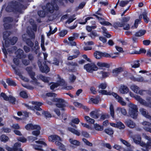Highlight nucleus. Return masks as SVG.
<instances>
[{
    "label": "nucleus",
    "instance_id": "6e6552de",
    "mask_svg": "<svg viewBox=\"0 0 151 151\" xmlns=\"http://www.w3.org/2000/svg\"><path fill=\"white\" fill-rule=\"evenodd\" d=\"M52 101L53 102H56V105L57 107L62 108L61 110H64L63 107L64 106L65 101L63 99L60 98H53Z\"/></svg>",
    "mask_w": 151,
    "mask_h": 151
},
{
    "label": "nucleus",
    "instance_id": "4be33fe9",
    "mask_svg": "<svg viewBox=\"0 0 151 151\" xmlns=\"http://www.w3.org/2000/svg\"><path fill=\"white\" fill-rule=\"evenodd\" d=\"M68 129L69 131L78 136H79L80 135V132L77 129L70 127H68Z\"/></svg>",
    "mask_w": 151,
    "mask_h": 151
},
{
    "label": "nucleus",
    "instance_id": "7c9ffc66",
    "mask_svg": "<svg viewBox=\"0 0 151 151\" xmlns=\"http://www.w3.org/2000/svg\"><path fill=\"white\" fill-rule=\"evenodd\" d=\"M97 65L98 66L100 67H109V65L108 64L103 62H98L97 63Z\"/></svg>",
    "mask_w": 151,
    "mask_h": 151
},
{
    "label": "nucleus",
    "instance_id": "a18cd8bd",
    "mask_svg": "<svg viewBox=\"0 0 151 151\" xmlns=\"http://www.w3.org/2000/svg\"><path fill=\"white\" fill-rule=\"evenodd\" d=\"M94 127L96 130L98 131H102L104 129L103 127L101 126L98 124H95Z\"/></svg>",
    "mask_w": 151,
    "mask_h": 151
},
{
    "label": "nucleus",
    "instance_id": "2f4dec72",
    "mask_svg": "<svg viewBox=\"0 0 151 151\" xmlns=\"http://www.w3.org/2000/svg\"><path fill=\"white\" fill-rule=\"evenodd\" d=\"M119 113L121 112L124 115H126L127 114V111L125 109L123 108L118 107L116 109Z\"/></svg>",
    "mask_w": 151,
    "mask_h": 151
},
{
    "label": "nucleus",
    "instance_id": "a878e982",
    "mask_svg": "<svg viewBox=\"0 0 151 151\" xmlns=\"http://www.w3.org/2000/svg\"><path fill=\"white\" fill-rule=\"evenodd\" d=\"M129 107V111H137L138 108L137 106L132 103H130L128 104Z\"/></svg>",
    "mask_w": 151,
    "mask_h": 151
},
{
    "label": "nucleus",
    "instance_id": "1a4fd4ad",
    "mask_svg": "<svg viewBox=\"0 0 151 151\" xmlns=\"http://www.w3.org/2000/svg\"><path fill=\"white\" fill-rule=\"evenodd\" d=\"M32 104L35 105L34 107L33 106L31 107L30 106L26 104H24V105L28 109L33 110L34 109L37 110L38 111H41L42 110L41 109L40 107L42 104L41 103L37 102L32 101Z\"/></svg>",
    "mask_w": 151,
    "mask_h": 151
},
{
    "label": "nucleus",
    "instance_id": "58836bf2",
    "mask_svg": "<svg viewBox=\"0 0 151 151\" xmlns=\"http://www.w3.org/2000/svg\"><path fill=\"white\" fill-rule=\"evenodd\" d=\"M50 31L47 34V35L48 37H49L51 34H53L57 30V28L55 27L54 30L52 31V28L51 26H50Z\"/></svg>",
    "mask_w": 151,
    "mask_h": 151
},
{
    "label": "nucleus",
    "instance_id": "e2e57ef3",
    "mask_svg": "<svg viewBox=\"0 0 151 151\" xmlns=\"http://www.w3.org/2000/svg\"><path fill=\"white\" fill-rule=\"evenodd\" d=\"M33 124H27L25 127V128L27 130H30L33 129Z\"/></svg>",
    "mask_w": 151,
    "mask_h": 151
},
{
    "label": "nucleus",
    "instance_id": "20e7f679",
    "mask_svg": "<svg viewBox=\"0 0 151 151\" xmlns=\"http://www.w3.org/2000/svg\"><path fill=\"white\" fill-rule=\"evenodd\" d=\"M135 99L138 101L140 104L144 106L151 108V98H147L146 101L142 99L140 96L136 95L134 96Z\"/></svg>",
    "mask_w": 151,
    "mask_h": 151
},
{
    "label": "nucleus",
    "instance_id": "b1692460",
    "mask_svg": "<svg viewBox=\"0 0 151 151\" xmlns=\"http://www.w3.org/2000/svg\"><path fill=\"white\" fill-rule=\"evenodd\" d=\"M38 78L42 80L45 83H48L50 80L49 77H46L42 75H39L38 76Z\"/></svg>",
    "mask_w": 151,
    "mask_h": 151
},
{
    "label": "nucleus",
    "instance_id": "6e6d98bb",
    "mask_svg": "<svg viewBox=\"0 0 151 151\" xmlns=\"http://www.w3.org/2000/svg\"><path fill=\"white\" fill-rule=\"evenodd\" d=\"M113 148L118 151H121L122 149V147L119 145L115 144L113 146Z\"/></svg>",
    "mask_w": 151,
    "mask_h": 151
},
{
    "label": "nucleus",
    "instance_id": "7ed1b4c3",
    "mask_svg": "<svg viewBox=\"0 0 151 151\" xmlns=\"http://www.w3.org/2000/svg\"><path fill=\"white\" fill-rule=\"evenodd\" d=\"M99 93H101L102 94L111 95L117 100L122 105L124 106L126 104V103L123 101V99L115 93H111L110 92H107L105 90H100L99 91Z\"/></svg>",
    "mask_w": 151,
    "mask_h": 151
},
{
    "label": "nucleus",
    "instance_id": "412c9836",
    "mask_svg": "<svg viewBox=\"0 0 151 151\" xmlns=\"http://www.w3.org/2000/svg\"><path fill=\"white\" fill-rule=\"evenodd\" d=\"M137 111H129L128 114L131 117L136 119L137 116Z\"/></svg>",
    "mask_w": 151,
    "mask_h": 151
},
{
    "label": "nucleus",
    "instance_id": "69168bd1",
    "mask_svg": "<svg viewBox=\"0 0 151 151\" xmlns=\"http://www.w3.org/2000/svg\"><path fill=\"white\" fill-rule=\"evenodd\" d=\"M56 95V94L54 93H49L46 94V96L49 97H54Z\"/></svg>",
    "mask_w": 151,
    "mask_h": 151
},
{
    "label": "nucleus",
    "instance_id": "39448f33",
    "mask_svg": "<svg viewBox=\"0 0 151 151\" xmlns=\"http://www.w3.org/2000/svg\"><path fill=\"white\" fill-rule=\"evenodd\" d=\"M6 35H8V36H9V32H4L3 34L4 38V40H5V46L6 47H8L10 43L12 45H14L17 42V38L16 37H13L11 40H9L10 42H9V40H6L7 38V36H6Z\"/></svg>",
    "mask_w": 151,
    "mask_h": 151
},
{
    "label": "nucleus",
    "instance_id": "72a5a7b5",
    "mask_svg": "<svg viewBox=\"0 0 151 151\" xmlns=\"http://www.w3.org/2000/svg\"><path fill=\"white\" fill-rule=\"evenodd\" d=\"M69 141L71 144L77 146H79L80 144V142L79 141L73 139H70Z\"/></svg>",
    "mask_w": 151,
    "mask_h": 151
},
{
    "label": "nucleus",
    "instance_id": "8fccbe9b",
    "mask_svg": "<svg viewBox=\"0 0 151 151\" xmlns=\"http://www.w3.org/2000/svg\"><path fill=\"white\" fill-rule=\"evenodd\" d=\"M139 61H135L134 62V64L132 65V67L133 68H137L139 66L140 64Z\"/></svg>",
    "mask_w": 151,
    "mask_h": 151
},
{
    "label": "nucleus",
    "instance_id": "5fc2aeb1",
    "mask_svg": "<svg viewBox=\"0 0 151 151\" xmlns=\"http://www.w3.org/2000/svg\"><path fill=\"white\" fill-rule=\"evenodd\" d=\"M142 16L145 22L146 23H148V19L147 17V14L145 12H144L142 13Z\"/></svg>",
    "mask_w": 151,
    "mask_h": 151
},
{
    "label": "nucleus",
    "instance_id": "ddd939ff",
    "mask_svg": "<svg viewBox=\"0 0 151 151\" xmlns=\"http://www.w3.org/2000/svg\"><path fill=\"white\" fill-rule=\"evenodd\" d=\"M125 123L128 127L131 128H134L136 126L135 123L133 121L129 119L126 120Z\"/></svg>",
    "mask_w": 151,
    "mask_h": 151
},
{
    "label": "nucleus",
    "instance_id": "c85d7f7f",
    "mask_svg": "<svg viewBox=\"0 0 151 151\" xmlns=\"http://www.w3.org/2000/svg\"><path fill=\"white\" fill-rule=\"evenodd\" d=\"M98 74H102V77L103 78H105L108 77L110 75L109 73L105 72L104 71H101L97 73Z\"/></svg>",
    "mask_w": 151,
    "mask_h": 151
},
{
    "label": "nucleus",
    "instance_id": "603ef678",
    "mask_svg": "<svg viewBox=\"0 0 151 151\" xmlns=\"http://www.w3.org/2000/svg\"><path fill=\"white\" fill-rule=\"evenodd\" d=\"M26 42L27 44L29 45L31 47H32L34 45V43L32 42V41L29 39H27V40L25 41Z\"/></svg>",
    "mask_w": 151,
    "mask_h": 151
},
{
    "label": "nucleus",
    "instance_id": "2eb2a0df",
    "mask_svg": "<svg viewBox=\"0 0 151 151\" xmlns=\"http://www.w3.org/2000/svg\"><path fill=\"white\" fill-rule=\"evenodd\" d=\"M131 137L133 139L134 142L136 144H139L141 140V137L139 134L132 136Z\"/></svg>",
    "mask_w": 151,
    "mask_h": 151
},
{
    "label": "nucleus",
    "instance_id": "c9c22d12",
    "mask_svg": "<svg viewBox=\"0 0 151 151\" xmlns=\"http://www.w3.org/2000/svg\"><path fill=\"white\" fill-rule=\"evenodd\" d=\"M85 118L87 122L89 123L93 124L95 122V120L93 119L90 118L88 116H85Z\"/></svg>",
    "mask_w": 151,
    "mask_h": 151
},
{
    "label": "nucleus",
    "instance_id": "864d4df0",
    "mask_svg": "<svg viewBox=\"0 0 151 151\" xmlns=\"http://www.w3.org/2000/svg\"><path fill=\"white\" fill-rule=\"evenodd\" d=\"M22 62L23 64L25 65H29L30 63L29 60L25 59H23Z\"/></svg>",
    "mask_w": 151,
    "mask_h": 151
},
{
    "label": "nucleus",
    "instance_id": "338daca9",
    "mask_svg": "<svg viewBox=\"0 0 151 151\" xmlns=\"http://www.w3.org/2000/svg\"><path fill=\"white\" fill-rule=\"evenodd\" d=\"M1 96L3 98V99L6 101H8L9 100L8 97L6 94L4 93H2L1 94Z\"/></svg>",
    "mask_w": 151,
    "mask_h": 151
},
{
    "label": "nucleus",
    "instance_id": "aec40b11",
    "mask_svg": "<svg viewBox=\"0 0 151 151\" xmlns=\"http://www.w3.org/2000/svg\"><path fill=\"white\" fill-rule=\"evenodd\" d=\"M46 61L44 63V66L41 67L40 68V70L42 72L47 73L50 71V68L46 65Z\"/></svg>",
    "mask_w": 151,
    "mask_h": 151
},
{
    "label": "nucleus",
    "instance_id": "0eeeda50",
    "mask_svg": "<svg viewBox=\"0 0 151 151\" xmlns=\"http://www.w3.org/2000/svg\"><path fill=\"white\" fill-rule=\"evenodd\" d=\"M37 143V145H33V148L36 150L42 151L43 150L42 148L46 147L47 144L45 142L41 140L40 139L38 141L35 142Z\"/></svg>",
    "mask_w": 151,
    "mask_h": 151
},
{
    "label": "nucleus",
    "instance_id": "e433bc0d",
    "mask_svg": "<svg viewBox=\"0 0 151 151\" xmlns=\"http://www.w3.org/2000/svg\"><path fill=\"white\" fill-rule=\"evenodd\" d=\"M21 146V143L20 142H17L14 145L13 148L14 151H18V149Z\"/></svg>",
    "mask_w": 151,
    "mask_h": 151
},
{
    "label": "nucleus",
    "instance_id": "f704fd0d",
    "mask_svg": "<svg viewBox=\"0 0 151 151\" xmlns=\"http://www.w3.org/2000/svg\"><path fill=\"white\" fill-rule=\"evenodd\" d=\"M146 32V31L145 30H140L136 33L135 36L136 37H141L144 35Z\"/></svg>",
    "mask_w": 151,
    "mask_h": 151
},
{
    "label": "nucleus",
    "instance_id": "37998d69",
    "mask_svg": "<svg viewBox=\"0 0 151 151\" xmlns=\"http://www.w3.org/2000/svg\"><path fill=\"white\" fill-rule=\"evenodd\" d=\"M0 139L1 141L6 142L8 140L9 138L5 135H2L1 136Z\"/></svg>",
    "mask_w": 151,
    "mask_h": 151
},
{
    "label": "nucleus",
    "instance_id": "de8ad7c7",
    "mask_svg": "<svg viewBox=\"0 0 151 151\" xmlns=\"http://www.w3.org/2000/svg\"><path fill=\"white\" fill-rule=\"evenodd\" d=\"M110 109L111 115L112 117L114 118V111L113 106L112 105H110Z\"/></svg>",
    "mask_w": 151,
    "mask_h": 151
},
{
    "label": "nucleus",
    "instance_id": "5701e85b",
    "mask_svg": "<svg viewBox=\"0 0 151 151\" xmlns=\"http://www.w3.org/2000/svg\"><path fill=\"white\" fill-rule=\"evenodd\" d=\"M90 116L94 119H97L99 117V115L98 113V111L95 110L92 111L90 113Z\"/></svg>",
    "mask_w": 151,
    "mask_h": 151
},
{
    "label": "nucleus",
    "instance_id": "423d86ee",
    "mask_svg": "<svg viewBox=\"0 0 151 151\" xmlns=\"http://www.w3.org/2000/svg\"><path fill=\"white\" fill-rule=\"evenodd\" d=\"M84 68L87 72L91 73H92L93 71H97L98 69V67L93 63L86 64Z\"/></svg>",
    "mask_w": 151,
    "mask_h": 151
},
{
    "label": "nucleus",
    "instance_id": "052dcab7",
    "mask_svg": "<svg viewBox=\"0 0 151 151\" xmlns=\"http://www.w3.org/2000/svg\"><path fill=\"white\" fill-rule=\"evenodd\" d=\"M129 1L126 0L125 1H121L119 4L120 6L123 7L127 4L129 2Z\"/></svg>",
    "mask_w": 151,
    "mask_h": 151
},
{
    "label": "nucleus",
    "instance_id": "4d7b16f0",
    "mask_svg": "<svg viewBox=\"0 0 151 151\" xmlns=\"http://www.w3.org/2000/svg\"><path fill=\"white\" fill-rule=\"evenodd\" d=\"M83 141L87 145L90 146H92L93 144L92 143L88 141L86 139L83 138L82 139Z\"/></svg>",
    "mask_w": 151,
    "mask_h": 151
},
{
    "label": "nucleus",
    "instance_id": "393cba45",
    "mask_svg": "<svg viewBox=\"0 0 151 151\" xmlns=\"http://www.w3.org/2000/svg\"><path fill=\"white\" fill-rule=\"evenodd\" d=\"M59 140H57L55 142V145L58 146L60 149L63 150H65L66 149L65 146L59 142Z\"/></svg>",
    "mask_w": 151,
    "mask_h": 151
},
{
    "label": "nucleus",
    "instance_id": "9b49d317",
    "mask_svg": "<svg viewBox=\"0 0 151 151\" xmlns=\"http://www.w3.org/2000/svg\"><path fill=\"white\" fill-rule=\"evenodd\" d=\"M67 65L69 66V71L72 72L76 71V67L78 66L77 63L73 62H68Z\"/></svg>",
    "mask_w": 151,
    "mask_h": 151
},
{
    "label": "nucleus",
    "instance_id": "a19ab883",
    "mask_svg": "<svg viewBox=\"0 0 151 151\" xmlns=\"http://www.w3.org/2000/svg\"><path fill=\"white\" fill-rule=\"evenodd\" d=\"M8 99L9 100L8 101L10 103L13 104H15V102L16 101V99L14 97L11 95H10L9 96Z\"/></svg>",
    "mask_w": 151,
    "mask_h": 151
},
{
    "label": "nucleus",
    "instance_id": "dca6fc26",
    "mask_svg": "<svg viewBox=\"0 0 151 151\" xmlns=\"http://www.w3.org/2000/svg\"><path fill=\"white\" fill-rule=\"evenodd\" d=\"M48 139L49 141L52 142H54L57 140H60V141H62V139L57 135H52L49 136L48 137Z\"/></svg>",
    "mask_w": 151,
    "mask_h": 151
},
{
    "label": "nucleus",
    "instance_id": "774afa93",
    "mask_svg": "<svg viewBox=\"0 0 151 151\" xmlns=\"http://www.w3.org/2000/svg\"><path fill=\"white\" fill-rule=\"evenodd\" d=\"M67 33V31L66 30H63L61 31L60 33V36L61 37H63Z\"/></svg>",
    "mask_w": 151,
    "mask_h": 151
},
{
    "label": "nucleus",
    "instance_id": "79ce46f5",
    "mask_svg": "<svg viewBox=\"0 0 151 151\" xmlns=\"http://www.w3.org/2000/svg\"><path fill=\"white\" fill-rule=\"evenodd\" d=\"M117 127L120 129H123L124 128L125 126L124 124L120 122H117Z\"/></svg>",
    "mask_w": 151,
    "mask_h": 151
},
{
    "label": "nucleus",
    "instance_id": "4468645a",
    "mask_svg": "<svg viewBox=\"0 0 151 151\" xmlns=\"http://www.w3.org/2000/svg\"><path fill=\"white\" fill-rule=\"evenodd\" d=\"M12 19L10 17H6L4 18L3 21L4 22H6V23L4 24V26L5 29H10V26L6 22H12Z\"/></svg>",
    "mask_w": 151,
    "mask_h": 151
},
{
    "label": "nucleus",
    "instance_id": "bf43d9fd",
    "mask_svg": "<svg viewBox=\"0 0 151 151\" xmlns=\"http://www.w3.org/2000/svg\"><path fill=\"white\" fill-rule=\"evenodd\" d=\"M80 122L79 119L78 118H76L72 119L70 122L76 124H78Z\"/></svg>",
    "mask_w": 151,
    "mask_h": 151
},
{
    "label": "nucleus",
    "instance_id": "f257e3e1",
    "mask_svg": "<svg viewBox=\"0 0 151 151\" xmlns=\"http://www.w3.org/2000/svg\"><path fill=\"white\" fill-rule=\"evenodd\" d=\"M26 7L23 4L17 1L13 2L8 6L6 8V11L9 12L17 11L20 12L22 9H25Z\"/></svg>",
    "mask_w": 151,
    "mask_h": 151
},
{
    "label": "nucleus",
    "instance_id": "ea45409f",
    "mask_svg": "<svg viewBox=\"0 0 151 151\" xmlns=\"http://www.w3.org/2000/svg\"><path fill=\"white\" fill-rule=\"evenodd\" d=\"M89 35L93 39H94L96 37H98V35L97 32L95 31H92L89 34Z\"/></svg>",
    "mask_w": 151,
    "mask_h": 151
},
{
    "label": "nucleus",
    "instance_id": "9d476101",
    "mask_svg": "<svg viewBox=\"0 0 151 151\" xmlns=\"http://www.w3.org/2000/svg\"><path fill=\"white\" fill-rule=\"evenodd\" d=\"M131 89L134 93L137 94H139L142 95L143 94V92L145 91L143 90L140 89L139 87L134 84H133L130 86Z\"/></svg>",
    "mask_w": 151,
    "mask_h": 151
},
{
    "label": "nucleus",
    "instance_id": "680f3d73",
    "mask_svg": "<svg viewBox=\"0 0 151 151\" xmlns=\"http://www.w3.org/2000/svg\"><path fill=\"white\" fill-rule=\"evenodd\" d=\"M59 86L58 84L56 83H52L50 86V88L51 90H53L55 88H57Z\"/></svg>",
    "mask_w": 151,
    "mask_h": 151
},
{
    "label": "nucleus",
    "instance_id": "3c124183",
    "mask_svg": "<svg viewBox=\"0 0 151 151\" xmlns=\"http://www.w3.org/2000/svg\"><path fill=\"white\" fill-rule=\"evenodd\" d=\"M100 23L101 24L104 25H105V26L110 25L111 26H112V24L110 23L109 22H108L103 21V20H102L101 21H100Z\"/></svg>",
    "mask_w": 151,
    "mask_h": 151
},
{
    "label": "nucleus",
    "instance_id": "f3484780",
    "mask_svg": "<svg viewBox=\"0 0 151 151\" xmlns=\"http://www.w3.org/2000/svg\"><path fill=\"white\" fill-rule=\"evenodd\" d=\"M123 71V68L122 67L115 68L112 70V75L116 77Z\"/></svg>",
    "mask_w": 151,
    "mask_h": 151
},
{
    "label": "nucleus",
    "instance_id": "bb28decb",
    "mask_svg": "<svg viewBox=\"0 0 151 151\" xmlns=\"http://www.w3.org/2000/svg\"><path fill=\"white\" fill-rule=\"evenodd\" d=\"M139 144H140V145L143 147H145V148L150 149L151 147V145L149 143H147L145 144L143 142H142L141 140Z\"/></svg>",
    "mask_w": 151,
    "mask_h": 151
},
{
    "label": "nucleus",
    "instance_id": "4c0bfd02",
    "mask_svg": "<svg viewBox=\"0 0 151 151\" xmlns=\"http://www.w3.org/2000/svg\"><path fill=\"white\" fill-rule=\"evenodd\" d=\"M113 26L116 28L118 27H122L124 26V24L120 22H115Z\"/></svg>",
    "mask_w": 151,
    "mask_h": 151
},
{
    "label": "nucleus",
    "instance_id": "cd10ccee",
    "mask_svg": "<svg viewBox=\"0 0 151 151\" xmlns=\"http://www.w3.org/2000/svg\"><path fill=\"white\" fill-rule=\"evenodd\" d=\"M94 56L97 59H100L102 56V52L98 51H96L94 54Z\"/></svg>",
    "mask_w": 151,
    "mask_h": 151
},
{
    "label": "nucleus",
    "instance_id": "13d9d810",
    "mask_svg": "<svg viewBox=\"0 0 151 151\" xmlns=\"http://www.w3.org/2000/svg\"><path fill=\"white\" fill-rule=\"evenodd\" d=\"M142 135L145 138L149 141V142L147 143H149L151 145V137L150 136H147L146 134H143Z\"/></svg>",
    "mask_w": 151,
    "mask_h": 151
},
{
    "label": "nucleus",
    "instance_id": "a211bd4d",
    "mask_svg": "<svg viewBox=\"0 0 151 151\" xmlns=\"http://www.w3.org/2000/svg\"><path fill=\"white\" fill-rule=\"evenodd\" d=\"M32 68L31 67H27L26 68V70L28 72L31 78L33 80L35 81L36 79L34 77L35 73L32 71Z\"/></svg>",
    "mask_w": 151,
    "mask_h": 151
},
{
    "label": "nucleus",
    "instance_id": "09e8293b",
    "mask_svg": "<svg viewBox=\"0 0 151 151\" xmlns=\"http://www.w3.org/2000/svg\"><path fill=\"white\" fill-rule=\"evenodd\" d=\"M120 141L122 142V143L126 146L127 147H130L131 146L130 144L126 141L122 139H120Z\"/></svg>",
    "mask_w": 151,
    "mask_h": 151
},
{
    "label": "nucleus",
    "instance_id": "0e129e2a",
    "mask_svg": "<svg viewBox=\"0 0 151 151\" xmlns=\"http://www.w3.org/2000/svg\"><path fill=\"white\" fill-rule=\"evenodd\" d=\"M17 139L18 141L23 143L26 142L27 141V139L23 137H19Z\"/></svg>",
    "mask_w": 151,
    "mask_h": 151
},
{
    "label": "nucleus",
    "instance_id": "473e14b6",
    "mask_svg": "<svg viewBox=\"0 0 151 151\" xmlns=\"http://www.w3.org/2000/svg\"><path fill=\"white\" fill-rule=\"evenodd\" d=\"M6 82L10 86H15L17 85L16 83L14 81L9 78L6 79Z\"/></svg>",
    "mask_w": 151,
    "mask_h": 151
},
{
    "label": "nucleus",
    "instance_id": "f8f14e48",
    "mask_svg": "<svg viewBox=\"0 0 151 151\" xmlns=\"http://www.w3.org/2000/svg\"><path fill=\"white\" fill-rule=\"evenodd\" d=\"M16 57L19 58H25L26 55L24 54V51L20 49H18L16 52Z\"/></svg>",
    "mask_w": 151,
    "mask_h": 151
},
{
    "label": "nucleus",
    "instance_id": "49530a36",
    "mask_svg": "<svg viewBox=\"0 0 151 151\" xmlns=\"http://www.w3.org/2000/svg\"><path fill=\"white\" fill-rule=\"evenodd\" d=\"M20 95L24 98H27L28 97L27 94L26 92L24 91L21 92L20 93Z\"/></svg>",
    "mask_w": 151,
    "mask_h": 151
},
{
    "label": "nucleus",
    "instance_id": "f03ea898",
    "mask_svg": "<svg viewBox=\"0 0 151 151\" xmlns=\"http://www.w3.org/2000/svg\"><path fill=\"white\" fill-rule=\"evenodd\" d=\"M56 0L52 1L50 3H48L46 6H43L42 9L45 12L52 13L54 10H57L59 7L55 3Z\"/></svg>",
    "mask_w": 151,
    "mask_h": 151
},
{
    "label": "nucleus",
    "instance_id": "c756f323",
    "mask_svg": "<svg viewBox=\"0 0 151 151\" xmlns=\"http://www.w3.org/2000/svg\"><path fill=\"white\" fill-rule=\"evenodd\" d=\"M59 85V86H63V88L64 89L66 88V84L65 83L63 79H60V80L56 83Z\"/></svg>",
    "mask_w": 151,
    "mask_h": 151
},
{
    "label": "nucleus",
    "instance_id": "6ab92c4d",
    "mask_svg": "<svg viewBox=\"0 0 151 151\" xmlns=\"http://www.w3.org/2000/svg\"><path fill=\"white\" fill-rule=\"evenodd\" d=\"M129 90L128 88L126 86L123 85L121 86L119 90L120 92L123 94L127 93Z\"/></svg>",
    "mask_w": 151,
    "mask_h": 151
},
{
    "label": "nucleus",
    "instance_id": "c03bdc74",
    "mask_svg": "<svg viewBox=\"0 0 151 151\" xmlns=\"http://www.w3.org/2000/svg\"><path fill=\"white\" fill-rule=\"evenodd\" d=\"M105 133L109 135L113 134L114 133L113 130L111 128H108L105 130Z\"/></svg>",
    "mask_w": 151,
    "mask_h": 151
}]
</instances>
